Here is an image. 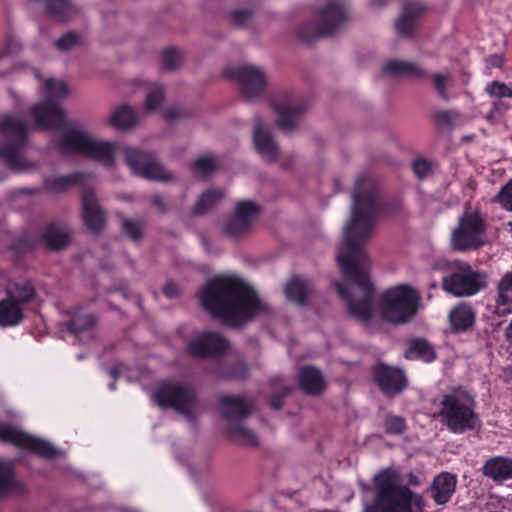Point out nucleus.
Instances as JSON below:
<instances>
[{"label": "nucleus", "instance_id": "obj_1", "mask_svg": "<svg viewBox=\"0 0 512 512\" xmlns=\"http://www.w3.org/2000/svg\"><path fill=\"white\" fill-rule=\"evenodd\" d=\"M379 214L378 190L373 180L359 177L352 195L351 215L343 228L337 261L345 282H336L349 313L363 323L373 316L375 289L369 278V260L362 248L373 233Z\"/></svg>", "mask_w": 512, "mask_h": 512}, {"label": "nucleus", "instance_id": "obj_2", "mask_svg": "<svg viewBox=\"0 0 512 512\" xmlns=\"http://www.w3.org/2000/svg\"><path fill=\"white\" fill-rule=\"evenodd\" d=\"M203 308L230 326H240L268 311L254 290L233 276H217L199 292Z\"/></svg>", "mask_w": 512, "mask_h": 512}, {"label": "nucleus", "instance_id": "obj_3", "mask_svg": "<svg viewBox=\"0 0 512 512\" xmlns=\"http://www.w3.org/2000/svg\"><path fill=\"white\" fill-rule=\"evenodd\" d=\"M375 497L363 512H424L423 496L402 482L395 469L387 468L373 478Z\"/></svg>", "mask_w": 512, "mask_h": 512}, {"label": "nucleus", "instance_id": "obj_4", "mask_svg": "<svg viewBox=\"0 0 512 512\" xmlns=\"http://www.w3.org/2000/svg\"><path fill=\"white\" fill-rule=\"evenodd\" d=\"M54 141L63 153L83 154L106 165L114 163L115 154L119 153L121 147L113 142L97 139L87 131L72 126L63 129Z\"/></svg>", "mask_w": 512, "mask_h": 512}, {"label": "nucleus", "instance_id": "obj_5", "mask_svg": "<svg viewBox=\"0 0 512 512\" xmlns=\"http://www.w3.org/2000/svg\"><path fill=\"white\" fill-rule=\"evenodd\" d=\"M439 415L443 423L453 433H463L481 426L475 412L474 397L466 390L458 388L443 396Z\"/></svg>", "mask_w": 512, "mask_h": 512}, {"label": "nucleus", "instance_id": "obj_6", "mask_svg": "<svg viewBox=\"0 0 512 512\" xmlns=\"http://www.w3.org/2000/svg\"><path fill=\"white\" fill-rule=\"evenodd\" d=\"M28 124L18 115H4L0 117V159L12 170L24 172L32 167L23 156L26 142Z\"/></svg>", "mask_w": 512, "mask_h": 512}, {"label": "nucleus", "instance_id": "obj_7", "mask_svg": "<svg viewBox=\"0 0 512 512\" xmlns=\"http://www.w3.org/2000/svg\"><path fill=\"white\" fill-rule=\"evenodd\" d=\"M219 403L222 406L221 413L226 421L228 434L242 445L256 446V434L244 423L252 411L250 400L245 396L223 395L219 397Z\"/></svg>", "mask_w": 512, "mask_h": 512}, {"label": "nucleus", "instance_id": "obj_8", "mask_svg": "<svg viewBox=\"0 0 512 512\" xmlns=\"http://www.w3.org/2000/svg\"><path fill=\"white\" fill-rule=\"evenodd\" d=\"M47 100L33 105L30 114L37 127L41 129H59L65 120L63 109L53 99H64L68 95V88L61 80L49 78L43 85Z\"/></svg>", "mask_w": 512, "mask_h": 512}, {"label": "nucleus", "instance_id": "obj_9", "mask_svg": "<svg viewBox=\"0 0 512 512\" xmlns=\"http://www.w3.org/2000/svg\"><path fill=\"white\" fill-rule=\"evenodd\" d=\"M350 17L349 6L344 0H325L319 5L315 23L301 27L299 34L305 40L315 36L331 35L340 29Z\"/></svg>", "mask_w": 512, "mask_h": 512}, {"label": "nucleus", "instance_id": "obj_10", "mask_svg": "<svg viewBox=\"0 0 512 512\" xmlns=\"http://www.w3.org/2000/svg\"><path fill=\"white\" fill-rule=\"evenodd\" d=\"M419 294L409 285H399L388 289L382 296L381 312L388 322L403 324L416 314Z\"/></svg>", "mask_w": 512, "mask_h": 512}, {"label": "nucleus", "instance_id": "obj_11", "mask_svg": "<svg viewBox=\"0 0 512 512\" xmlns=\"http://www.w3.org/2000/svg\"><path fill=\"white\" fill-rule=\"evenodd\" d=\"M155 403L162 408H173L179 415L189 421L196 418L197 396L194 389L179 382H166L154 393Z\"/></svg>", "mask_w": 512, "mask_h": 512}, {"label": "nucleus", "instance_id": "obj_12", "mask_svg": "<svg viewBox=\"0 0 512 512\" xmlns=\"http://www.w3.org/2000/svg\"><path fill=\"white\" fill-rule=\"evenodd\" d=\"M35 289L30 282L11 283L7 287V296L0 301V326L11 327L23 320V305L33 299Z\"/></svg>", "mask_w": 512, "mask_h": 512}, {"label": "nucleus", "instance_id": "obj_13", "mask_svg": "<svg viewBox=\"0 0 512 512\" xmlns=\"http://www.w3.org/2000/svg\"><path fill=\"white\" fill-rule=\"evenodd\" d=\"M119 153L123 155L125 163L132 173L137 176L161 182H170L174 179V175L149 152L121 146Z\"/></svg>", "mask_w": 512, "mask_h": 512}, {"label": "nucleus", "instance_id": "obj_14", "mask_svg": "<svg viewBox=\"0 0 512 512\" xmlns=\"http://www.w3.org/2000/svg\"><path fill=\"white\" fill-rule=\"evenodd\" d=\"M486 285L483 275L472 269L468 263H461L458 270L442 280L445 292L455 297H469L477 294Z\"/></svg>", "mask_w": 512, "mask_h": 512}, {"label": "nucleus", "instance_id": "obj_15", "mask_svg": "<svg viewBox=\"0 0 512 512\" xmlns=\"http://www.w3.org/2000/svg\"><path fill=\"white\" fill-rule=\"evenodd\" d=\"M485 226L479 213L465 212L451 236V245L457 251L475 250L483 246Z\"/></svg>", "mask_w": 512, "mask_h": 512}, {"label": "nucleus", "instance_id": "obj_16", "mask_svg": "<svg viewBox=\"0 0 512 512\" xmlns=\"http://www.w3.org/2000/svg\"><path fill=\"white\" fill-rule=\"evenodd\" d=\"M230 75L238 82L242 96L249 101L261 97L269 84L265 70L252 64L234 67Z\"/></svg>", "mask_w": 512, "mask_h": 512}, {"label": "nucleus", "instance_id": "obj_17", "mask_svg": "<svg viewBox=\"0 0 512 512\" xmlns=\"http://www.w3.org/2000/svg\"><path fill=\"white\" fill-rule=\"evenodd\" d=\"M272 107L277 112L276 123L278 127L286 132H292L300 123V116L306 106L299 100L294 99L290 92H281L272 99Z\"/></svg>", "mask_w": 512, "mask_h": 512}, {"label": "nucleus", "instance_id": "obj_18", "mask_svg": "<svg viewBox=\"0 0 512 512\" xmlns=\"http://www.w3.org/2000/svg\"><path fill=\"white\" fill-rule=\"evenodd\" d=\"M0 440L31 450L44 458H51L57 454L56 448L51 443L9 425L0 424Z\"/></svg>", "mask_w": 512, "mask_h": 512}, {"label": "nucleus", "instance_id": "obj_19", "mask_svg": "<svg viewBox=\"0 0 512 512\" xmlns=\"http://www.w3.org/2000/svg\"><path fill=\"white\" fill-rule=\"evenodd\" d=\"M259 213L260 207L256 203L249 200L238 202L234 215L225 222V233L233 238L246 235L251 230Z\"/></svg>", "mask_w": 512, "mask_h": 512}, {"label": "nucleus", "instance_id": "obj_20", "mask_svg": "<svg viewBox=\"0 0 512 512\" xmlns=\"http://www.w3.org/2000/svg\"><path fill=\"white\" fill-rule=\"evenodd\" d=\"M187 349L192 356L204 358L225 353L229 349V343L218 333L206 332L193 340Z\"/></svg>", "mask_w": 512, "mask_h": 512}, {"label": "nucleus", "instance_id": "obj_21", "mask_svg": "<svg viewBox=\"0 0 512 512\" xmlns=\"http://www.w3.org/2000/svg\"><path fill=\"white\" fill-rule=\"evenodd\" d=\"M374 380L388 396L399 394L407 385V379L402 370L384 364H378L374 368Z\"/></svg>", "mask_w": 512, "mask_h": 512}, {"label": "nucleus", "instance_id": "obj_22", "mask_svg": "<svg viewBox=\"0 0 512 512\" xmlns=\"http://www.w3.org/2000/svg\"><path fill=\"white\" fill-rule=\"evenodd\" d=\"M253 143L260 156L267 162H273L278 156V146L274 141L270 127L260 118L254 119Z\"/></svg>", "mask_w": 512, "mask_h": 512}, {"label": "nucleus", "instance_id": "obj_23", "mask_svg": "<svg viewBox=\"0 0 512 512\" xmlns=\"http://www.w3.org/2000/svg\"><path fill=\"white\" fill-rule=\"evenodd\" d=\"M82 217L87 229L93 232L101 231L106 223L104 211L100 207L95 193L85 190L82 196Z\"/></svg>", "mask_w": 512, "mask_h": 512}, {"label": "nucleus", "instance_id": "obj_24", "mask_svg": "<svg viewBox=\"0 0 512 512\" xmlns=\"http://www.w3.org/2000/svg\"><path fill=\"white\" fill-rule=\"evenodd\" d=\"M482 473L494 482L512 479V459L504 456L492 457L484 463Z\"/></svg>", "mask_w": 512, "mask_h": 512}, {"label": "nucleus", "instance_id": "obj_25", "mask_svg": "<svg viewBox=\"0 0 512 512\" xmlns=\"http://www.w3.org/2000/svg\"><path fill=\"white\" fill-rule=\"evenodd\" d=\"M426 7L420 3H407L404 5L403 12L396 22V29L399 35L409 36L415 29L416 21Z\"/></svg>", "mask_w": 512, "mask_h": 512}, {"label": "nucleus", "instance_id": "obj_26", "mask_svg": "<svg viewBox=\"0 0 512 512\" xmlns=\"http://www.w3.org/2000/svg\"><path fill=\"white\" fill-rule=\"evenodd\" d=\"M456 477L450 473H441L433 480L431 494L434 501L443 505L447 503L456 488Z\"/></svg>", "mask_w": 512, "mask_h": 512}, {"label": "nucleus", "instance_id": "obj_27", "mask_svg": "<svg viewBox=\"0 0 512 512\" xmlns=\"http://www.w3.org/2000/svg\"><path fill=\"white\" fill-rule=\"evenodd\" d=\"M141 120L138 111L128 105L118 106L109 117L111 126L118 130H129L139 124Z\"/></svg>", "mask_w": 512, "mask_h": 512}, {"label": "nucleus", "instance_id": "obj_28", "mask_svg": "<svg viewBox=\"0 0 512 512\" xmlns=\"http://www.w3.org/2000/svg\"><path fill=\"white\" fill-rule=\"evenodd\" d=\"M300 387L310 395L320 394L325 387L322 373L315 367H305L299 373Z\"/></svg>", "mask_w": 512, "mask_h": 512}, {"label": "nucleus", "instance_id": "obj_29", "mask_svg": "<svg viewBox=\"0 0 512 512\" xmlns=\"http://www.w3.org/2000/svg\"><path fill=\"white\" fill-rule=\"evenodd\" d=\"M498 298L496 300L495 312L504 316L511 313L512 307V270L505 273L498 284Z\"/></svg>", "mask_w": 512, "mask_h": 512}, {"label": "nucleus", "instance_id": "obj_30", "mask_svg": "<svg viewBox=\"0 0 512 512\" xmlns=\"http://www.w3.org/2000/svg\"><path fill=\"white\" fill-rule=\"evenodd\" d=\"M24 489L23 483L15 477L13 463L0 461V496L20 493Z\"/></svg>", "mask_w": 512, "mask_h": 512}, {"label": "nucleus", "instance_id": "obj_31", "mask_svg": "<svg viewBox=\"0 0 512 512\" xmlns=\"http://www.w3.org/2000/svg\"><path fill=\"white\" fill-rule=\"evenodd\" d=\"M449 320L455 331H466L475 322V312L470 305L461 303L450 311Z\"/></svg>", "mask_w": 512, "mask_h": 512}, {"label": "nucleus", "instance_id": "obj_32", "mask_svg": "<svg viewBox=\"0 0 512 512\" xmlns=\"http://www.w3.org/2000/svg\"><path fill=\"white\" fill-rule=\"evenodd\" d=\"M383 72L386 75L393 77H425L427 74L424 69L415 62L410 61H390L384 68Z\"/></svg>", "mask_w": 512, "mask_h": 512}, {"label": "nucleus", "instance_id": "obj_33", "mask_svg": "<svg viewBox=\"0 0 512 512\" xmlns=\"http://www.w3.org/2000/svg\"><path fill=\"white\" fill-rule=\"evenodd\" d=\"M87 176L84 173H73L64 176H52L45 179V187L52 193H61L69 187L82 184Z\"/></svg>", "mask_w": 512, "mask_h": 512}, {"label": "nucleus", "instance_id": "obj_34", "mask_svg": "<svg viewBox=\"0 0 512 512\" xmlns=\"http://www.w3.org/2000/svg\"><path fill=\"white\" fill-rule=\"evenodd\" d=\"M44 244L53 250L65 248L70 240L68 232L57 225H49L42 234Z\"/></svg>", "mask_w": 512, "mask_h": 512}, {"label": "nucleus", "instance_id": "obj_35", "mask_svg": "<svg viewBox=\"0 0 512 512\" xmlns=\"http://www.w3.org/2000/svg\"><path fill=\"white\" fill-rule=\"evenodd\" d=\"M225 193L221 189H208L198 198L192 212L195 215H202L216 207L224 198Z\"/></svg>", "mask_w": 512, "mask_h": 512}, {"label": "nucleus", "instance_id": "obj_36", "mask_svg": "<svg viewBox=\"0 0 512 512\" xmlns=\"http://www.w3.org/2000/svg\"><path fill=\"white\" fill-rule=\"evenodd\" d=\"M309 292L310 285L308 282L299 278L292 279L285 288V294L288 300L298 305L306 304Z\"/></svg>", "mask_w": 512, "mask_h": 512}, {"label": "nucleus", "instance_id": "obj_37", "mask_svg": "<svg viewBox=\"0 0 512 512\" xmlns=\"http://www.w3.org/2000/svg\"><path fill=\"white\" fill-rule=\"evenodd\" d=\"M46 11L60 20H67L75 14V8L69 0H47Z\"/></svg>", "mask_w": 512, "mask_h": 512}, {"label": "nucleus", "instance_id": "obj_38", "mask_svg": "<svg viewBox=\"0 0 512 512\" xmlns=\"http://www.w3.org/2000/svg\"><path fill=\"white\" fill-rule=\"evenodd\" d=\"M429 77L431 79L437 96L443 101H449L450 97L448 91L452 87L454 82L451 74L434 73L431 74Z\"/></svg>", "mask_w": 512, "mask_h": 512}, {"label": "nucleus", "instance_id": "obj_39", "mask_svg": "<svg viewBox=\"0 0 512 512\" xmlns=\"http://www.w3.org/2000/svg\"><path fill=\"white\" fill-rule=\"evenodd\" d=\"M146 224L140 219L123 218L121 221L122 233L134 242H139L145 230Z\"/></svg>", "mask_w": 512, "mask_h": 512}, {"label": "nucleus", "instance_id": "obj_40", "mask_svg": "<svg viewBox=\"0 0 512 512\" xmlns=\"http://www.w3.org/2000/svg\"><path fill=\"white\" fill-rule=\"evenodd\" d=\"M94 322L95 319L91 314L77 312L68 323V329L78 337L80 333L89 330L94 325Z\"/></svg>", "mask_w": 512, "mask_h": 512}, {"label": "nucleus", "instance_id": "obj_41", "mask_svg": "<svg viewBox=\"0 0 512 512\" xmlns=\"http://www.w3.org/2000/svg\"><path fill=\"white\" fill-rule=\"evenodd\" d=\"M184 63V54L176 48H167L162 52V65L167 70H176Z\"/></svg>", "mask_w": 512, "mask_h": 512}, {"label": "nucleus", "instance_id": "obj_42", "mask_svg": "<svg viewBox=\"0 0 512 512\" xmlns=\"http://www.w3.org/2000/svg\"><path fill=\"white\" fill-rule=\"evenodd\" d=\"M410 353L415 354L416 357L425 362H432L435 359L434 349L423 339H417L411 343Z\"/></svg>", "mask_w": 512, "mask_h": 512}, {"label": "nucleus", "instance_id": "obj_43", "mask_svg": "<svg viewBox=\"0 0 512 512\" xmlns=\"http://www.w3.org/2000/svg\"><path fill=\"white\" fill-rule=\"evenodd\" d=\"M434 120L443 127L453 128L460 124V114L455 110H439L433 114Z\"/></svg>", "mask_w": 512, "mask_h": 512}, {"label": "nucleus", "instance_id": "obj_44", "mask_svg": "<svg viewBox=\"0 0 512 512\" xmlns=\"http://www.w3.org/2000/svg\"><path fill=\"white\" fill-rule=\"evenodd\" d=\"M229 22L235 27H244L253 19V11L249 8L233 9L228 14Z\"/></svg>", "mask_w": 512, "mask_h": 512}, {"label": "nucleus", "instance_id": "obj_45", "mask_svg": "<svg viewBox=\"0 0 512 512\" xmlns=\"http://www.w3.org/2000/svg\"><path fill=\"white\" fill-rule=\"evenodd\" d=\"M165 90L161 85H154L152 89L148 92L145 101V109L147 111H154L158 109L164 99Z\"/></svg>", "mask_w": 512, "mask_h": 512}, {"label": "nucleus", "instance_id": "obj_46", "mask_svg": "<svg viewBox=\"0 0 512 512\" xmlns=\"http://www.w3.org/2000/svg\"><path fill=\"white\" fill-rule=\"evenodd\" d=\"M493 202L500 204L503 209L512 212V179L494 196Z\"/></svg>", "mask_w": 512, "mask_h": 512}, {"label": "nucleus", "instance_id": "obj_47", "mask_svg": "<svg viewBox=\"0 0 512 512\" xmlns=\"http://www.w3.org/2000/svg\"><path fill=\"white\" fill-rule=\"evenodd\" d=\"M485 90L491 97L494 98H512V87L499 81H492L491 83L487 84Z\"/></svg>", "mask_w": 512, "mask_h": 512}, {"label": "nucleus", "instance_id": "obj_48", "mask_svg": "<svg viewBox=\"0 0 512 512\" xmlns=\"http://www.w3.org/2000/svg\"><path fill=\"white\" fill-rule=\"evenodd\" d=\"M217 167L216 159L212 157H201L194 162V174L197 176H207Z\"/></svg>", "mask_w": 512, "mask_h": 512}, {"label": "nucleus", "instance_id": "obj_49", "mask_svg": "<svg viewBox=\"0 0 512 512\" xmlns=\"http://www.w3.org/2000/svg\"><path fill=\"white\" fill-rule=\"evenodd\" d=\"M385 431L391 435L402 434L406 429L404 418L400 416L390 415L385 420Z\"/></svg>", "mask_w": 512, "mask_h": 512}, {"label": "nucleus", "instance_id": "obj_50", "mask_svg": "<svg viewBox=\"0 0 512 512\" xmlns=\"http://www.w3.org/2000/svg\"><path fill=\"white\" fill-rule=\"evenodd\" d=\"M248 367L244 362H238L229 371H219L218 376L230 379H242L246 376Z\"/></svg>", "mask_w": 512, "mask_h": 512}, {"label": "nucleus", "instance_id": "obj_51", "mask_svg": "<svg viewBox=\"0 0 512 512\" xmlns=\"http://www.w3.org/2000/svg\"><path fill=\"white\" fill-rule=\"evenodd\" d=\"M78 36L74 32H68L55 42V46L62 52L69 51L78 43Z\"/></svg>", "mask_w": 512, "mask_h": 512}, {"label": "nucleus", "instance_id": "obj_52", "mask_svg": "<svg viewBox=\"0 0 512 512\" xmlns=\"http://www.w3.org/2000/svg\"><path fill=\"white\" fill-rule=\"evenodd\" d=\"M412 170L419 179L428 177L432 172L430 162L425 159H416L412 163Z\"/></svg>", "mask_w": 512, "mask_h": 512}, {"label": "nucleus", "instance_id": "obj_53", "mask_svg": "<svg viewBox=\"0 0 512 512\" xmlns=\"http://www.w3.org/2000/svg\"><path fill=\"white\" fill-rule=\"evenodd\" d=\"M163 292L168 298H176L180 295L181 290L176 283L168 282L165 285Z\"/></svg>", "mask_w": 512, "mask_h": 512}, {"label": "nucleus", "instance_id": "obj_54", "mask_svg": "<svg viewBox=\"0 0 512 512\" xmlns=\"http://www.w3.org/2000/svg\"><path fill=\"white\" fill-rule=\"evenodd\" d=\"M151 203L160 213H165L167 211V203L163 196L154 195L151 198Z\"/></svg>", "mask_w": 512, "mask_h": 512}, {"label": "nucleus", "instance_id": "obj_55", "mask_svg": "<svg viewBox=\"0 0 512 512\" xmlns=\"http://www.w3.org/2000/svg\"><path fill=\"white\" fill-rule=\"evenodd\" d=\"M183 116V111L180 108L172 107L168 108L164 112V117L168 121H175Z\"/></svg>", "mask_w": 512, "mask_h": 512}, {"label": "nucleus", "instance_id": "obj_56", "mask_svg": "<svg viewBox=\"0 0 512 512\" xmlns=\"http://www.w3.org/2000/svg\"><path fill=\"white\" fill-rule=\"evenodd\" d=\"M488 62L491 66L495 68H501L504 63V60L500 55H492L489 57Z\"/></svg>", "mask_w": 512, "mask_h": 512}, {"label": "nucleus", "instance_id": "obj_57", "mask_svg": "<svg viewBox=\"0 0 512 512\" xmlns=\"http://www.w3.org/2000/svg\"><path fill=\"white\" fill-rule=\"evenodd\" d=\"M271 405L274 409H280L283 406V402L279 398H273L271 400Z\"/></svg>", "mask_w": 512, "mask_h": 512}, {"label": "nucleus", "instance_id": "obj_58", "mask_svg": "<svg viewBox=\"0 0 512 512\" xmlns=\"http://www.w3.org/2000/svg\"><path fill=\"white\" fill-rule=\"evenodd\" d=\"M119 373H120V367L111 368V369L109 370V374H110V376H111L114 380H116V379H117V377H118Z\"/></svg>", "mask_w": 512, "mask_h": 512}, {"label": "nucleus", "instance_id": "obj_59", "mask_svg": "<svg viewBox=\"0 0 512 512\" xmlns=\"http://www.w3.org/2000/svg\"><path fill=\"white\" fill-rule=\"evenodd\" d=\"M409 479H410V484L414 485V486H417L419 484V479L416 475L414 474H410L409 475Z\"/></svg>", "mask_w": 512, "mask_h": 512}, {"label": "nucleus", "instance_id": "obj_60", "mask_svg": "<svg viewBox=\"0 0 512 512\" xmlns=\"http://www.w3.org/2000/svg\"><path fill=\"white\" fill-rule=\"evenodd\" d=\"M386 0H371L373 5L380 6L385 3Z\"/></svg>", "mask_w": 512, "mask_h": 512}, {"label": "nucleus", "instance_id": "obj_61", "mask_svg": "<svg viewBox=\"0 0 512 512\" xmlns=\"http://www.w3.org/2000/svg\"><path fill=\"white\" fill-rule=\"evenodd\" d=\"M289 392H290V390H289L288 388H284V389H283V394H284V395H285V394H288Z\"/></svg>", "mask_w": 512, "mask_h": 512}, {"label": "nucleus", "instance_id": "obj_62", "mask_svg": "<svg viewBox=\"0 0 512 512\" xmlns=\"http://www.w3.org/2000/svg\"><path fill=\"white\" fill-rule=\"evenodd\" d=\"M109 389H110V390H115V385H114V383H111V384L109 385Z\"/></svg>", "mask_w": 512, "mask_h": 512}, {"label": "nucleus", "instance_id": "obj_63", "mask_svg": "<svg viewBox=\"0 0 512 512\" xmlns=\"http://www.w3.org/2000/svg\"><path fill=\"white\" fill-rule=\"evenodd\" d=\"M34 75H35V77H36V78H39V77H40V75H39V73H38V71H37V70H35V71H34Z\"/></svg>", "mask_w": 512, "mask_h": 512}, {"label": "nucleus", "instance_id": "obj_64", "mask_svg": "<svg viewBox=\"0 0 512 512\" xmlns=\"http://www.w3.org/2000/svg\"><path fill=\"white\" fill-rule=\"evenodd\" d=\"M13 45L14 47L10 49V52L14 51L17 48V43H14Z\"/></svg>", "mask_w": 512, "mask_h": 512}]
</instances>
